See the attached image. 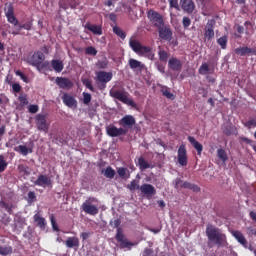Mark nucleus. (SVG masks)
<instances>
[{"instance_id":"nucleus-41","label":"nucleus","mask_w":256,"mask_h":256,"mask_svg":"<svg viewBox=\"0 0 256 256\" xmlns=\"http://www.w3.org/2000/svg\"><path fill=\"white\" fill-rule=\"evenodd\" d=\"M127 187H128V189L130 191H136V189H140L141 188V186H139V181H137V180H132L130 182V184H128Z\"/></svg>"},{"instance_id":"nucleus-26","label":"nucleus","mask_w":256,"mask_h":256,"mask_svg":"<svg viewBox=\"0 0 256 256\" xmlns=\"http://www.w3.org/2000/svg\"><path fill=\"white\" fill-rule=\"evenodd\" d=\"M31 27H33V21L26 22L25 24H19L18 28L12 31V35H19L21 33V29H25L26 31H31Z\"/></svg>"},{"instance_id":"nucleus-12","label":"nucleus","mask_w":256,"mask_h":256,"mask_svg":"<svg viewBox=\"0 0 256 256\" xmlns=\"http://www.w3.org/2000/svg\"><path fill=\"white\" fill-rule=\"evenodd\" d=\"M107 135L109 137H119V135H125L127 130L123 128H117L116 126L109 125L106 127Z\"/></svg>"},{"instance_id":"nucleus-56","label":"nucleus","mask_w":256,"mask_h":256,"mask_svg":"<svg viewBox=\"0 0 256 256\" xmlns=\"http://www.w3.org/2000/svg\"><path fill=\"white\" fill-rule=\"evenodd\" d=\"M3 103H9V98L5 94H0V105H3Z\"/></svg>"},{"instance_id":"nucleus-63","label":"nucleus","mask_w":256,"mask_h":256,"mask_svg":"<svg viewBox=\"0 0 256 256\" xmlns=\"http://www.w3.org/2000/svg\"><path fill=\"white\" fill-rule=\"evenodd\" d=\"M245 143H248V145H252L254 151H256V145L253 144V140L249 139V138H244Z\"/></svg>"},{"instance_id":"nucleus-19","label":"nucleus","mask_w":256,"mask_h":256,"mask_svg":"<svg viewBox=\"0 0 256 256\" xmlns=\"http://www.w3.org/2000/svg\"><path fill=\"white\" fill-rule=\"evenodd\" d=\"M128 64L130 69H132L133 71H143L145 68V64L133 58L129 59Z\"/></svg>"},{"instance_id":"nucleus-20","label":"nucleus","mask_w":256,"mask_h":256,"mask_svg":"<svg viewBox=\"0 0 256 256\" xmlns=\"http://www.w3.org/2000/svg\"><path fill=\"white\" fill-rule=\"evenodd\" d=\"M168 67L172 71H180L183 67V64L181 63V60L177 58H170L168 61Z\"/></svg>"},{"instance_id":"nucleus-53","label":"nucleus","mask_w":256,"mask_h":256,"mask_svg":"<svg viewBox=\"0 0 256 256\" xmlns=\"http://www.w3.org/2000/svg\"><path fill=\"white\" fill-rule=\"evenodd\" d=\"M12 90L14 93H21V85L19 83L12 84Z\"/></svg>"},{"instance_id":"nucleus-31","label":"nucleus","mask_w":256,"mask_h":256,"mask_svg":"<svg viewBox=\"0 0 256 256\" xmlns=\"http://www.w3.org/2000/svg\"><path fill=\"white\" fill-rule=\"evenodd\" d=\"M78 246H79V238L69 237L66 240V247H68V249H73V247H78Z\"/></svg>"},{"instance_id":"nucleus-48","label":"nucleus","mask_w":256,"mask_h":256,"mask_svg":"<svg viewBox=\"0 0 256 256\" xmlns=\"http://www.w3.org/2000/svg\"><path fill=\"white\" fill-rule=\"evenodd\" d=\"M15 75H17V77H20V79H22V81H24V83L29 82V79L27 78V76H25V74H23V72H21V70H17L15 72Z\"/></svg>"},{"instance_id":"nucleus-35","label":"nucleus","mask_w":256,"mask_h":256,"mask_svg":"<svg viewBox=\"0 0 256 256\" xmlns=\"http://www.w3.org/2000/svg\"><path fill=\"white\" fill-rule=\"evenodd\" d=\"M161 93L167 99H171V100L175 99V95H173V93H171V90H169V87H167V86L161 87Z\"/></svg>"},{"instance_id":"nucleus-22","label":"nucleus","mask_w":256,"mask_h":256,"mask_svg":"<svg viewBox=\"0 0 256 256\" xmlns=\"http://www.w3.org/2000/svg\"><path fill=\"white\" fill-rule=\"evenodd\" d=\"M15 151H17V153H20V155L27 157L29 153H33V142L30 143V147H27L25 145H19L15 148Z\"/></svg>"},{"instance_id":"nucleus-3","label":"nucleus","mask_w":256,"mask_h":256,"mask_svg":"<svg viewBox=\"0 0 256 256\" xmlns=\"http://www.w3.org/2000/svg\"><path fill=\"white\" fill-rule=\"evenodd\" d=\"M99 200L97 198L90 197L83 202L81 208L87 215H98L99 214Z\"/></svg>"},{"instance_id":"nucleus-60","label":"nucleus","mask_w":256,"mask_h":256,"mask_svg":"<svg viewBox=\"0 0 256 256\" xmlns=\"http://www.w3.org/2000/svg\"><path fill=\"white\" fill-rule=\"evenodd\" d=\"M110 225H112L114 228H118L119 229V225H121V220L115 219L114 221H112L110 223Z\"/></svg>"},{"instance_id":"nucleus-32","label":"nucleus","mask_w":256,"mask_h":256,"mask_svg":"<svg viewBox=\"0 0 256 256\" xmlns=\"http://www.w3.org/2000/svg\"><path fill=\"white\" fill-rule=\"evenodd\" d=\"M51 65H52V69H54L56 73H61V71H63V61L52 60Z\"/></svg>"},{"instance_id":"nucleus-39","label":"nucleus","mask_w":256,"mask_h":256,"mask_svg":"<svg viewBox=\"0 0 256 256\" xmlns=\"http://www.w3.org/2000/svg\"><path fill=\"white\" fill-rule=\"evenodd\" d=\"M9 164L7 163V160L5 159V156L0 155V173H3L5 169H7V166Z\"/></svg>"},{"instance_id":"nucleus-28","label":"nucleus","mask_w":256,"mask_h":256,"mask_svg":"<svg viewBox=\"0 0 256 256\" xmlns=\"http://www.w3.org/2000/svg\"><path fill=\"white\" fill-rule=\"evenodd\" d=\"M137 165L141 171H145V169H153V164L147 162L143 157L138 158Z\"/></svg>"},{"instance_id":"nucleus-62","label":"nucleus","mask_w":256,"mask_h":256,"mask_svg":"<svg viewBox=\"0 0 256 256\" xmlns=\"http://www.w3.org/2000/svg\"><path fill=\"white\" fill-rule=\"evenodd\" d=\"M109 19H110V21H112L113 23H116V22H117V14H115V13H110V14H109Z\"/></svg>"},{"instance_id":"nucleus-58","label":"nucleus","mask_w":256,"mask_h":256,"mask_svg":"<svg viewBox=\"0 0 256 256\" xmlns=\"http://www.w3.org/2000/svg\"><path fill=\"white\" fill-rule=\"evenodd\" d=\"M36 197L37 196L35 195V192L30 191L28 193V201H30L31 203H33V201H35Z\"/></svg>"},{"instance_id":"nucleus-2","label":"nucleus","mask_w":256,"mask_h":256,"mask_svg":"<svg viewBox=\"0 0 256 256\" xmlns=\"http://www.w3.org/2000/svg\"><path fill=\"white\" fill-rule=\"evenodd\" d=\"M110 97H113V99H117L118 101H121V103H124L125 105H128L129 107H137V104L133 99L129 98V93H127L124 90H117L115 88H112L109 91Z\"/></svg>"},{"instance_id":"nucleus-43","label":"nucleus","mask_w":256,"mask_h":256,"mask_svg":"<svg viewBox=\"0 0 256 256\" xmlns=\"http://www.w3.org/2000/svg\"><path fill=\"white\" fill-rule=\"evenodd\" d=\"M200 75H207L209 73V65L207 63H203L199 68Z\"/></svg>"},{"instance_id":"nucleus-14","label":"nucleus","mask_w":256,"mask_h":256,"mask_svg":"<svg viewBox=\"0 0 256 256\" xmlns=\"http://www.w3.org/2000/svg\"><path fill=\"white\" fill-rule=\"evenodd\" d=\"M140 191L142 195H146V197H153L157 191L155 190V186L151 184H142L140 186Z\"/></svg>"},{"instance_id":"nucleus-6","label":"nucleus","mask_w":256,"mask_h":256,"mask_svg":"<svg viewBox=\"0 0 256 256\" xmlns=\"http://www.w3.org/2000/svg\"><path fill=\"white\" fill-rule=\"evenodd\" d=\"M147 15L154 27L161 29V27L165 25L163 22V16H161L157 11L149 10Z\"/></svg>"},{"instance_id":"nucleus-11","label":"nucleus","mask_w":256,"mask_h":256,"mask_svg":"<svg viewBox=\"0 0 256 256\" xmlns=\"http://www.w3.org/2000/svg\"><path fill=\"white\" fill-rule=\"evenodd\" d=\"M43 61H45V54L42 52H35L32 57L29 58L28 63L34 67H39Z\"/></svg>"},{"instance_id":"nucleus-47","label":"nucleus","mask_w":256,"mask_h":256,"mask_svg":"<svg viewBox=\"0 0 256 256\" xmlns=\"http://www.w3.org/2000/svg\"><path fill=\"white\" fill-rule=\"evenodd\" d=\"M83 103L84 105H89L91 103V94L87 92L83 93Z\"/></svg>"},{"instance_id":"nucleus-17","label":"nucleus","mask_w":256,"mask_h":256,"mask_svg":"<svg viewBox=\"0 0 256 256\" xmlns=\"http://www.w3.org/2000/svg\"><path fill=\"white\" fill-rule=\"evenodd\" d=\"M158 29L160 39H164L165 41H171V37H173V32H171V29L163 26Z\"/></svg>"},{"instance_id":"nucleus-1","label":"nucleus","mask_w":256,"mask_h":256,"mask_svg":"<svg viewBox=\"0 0 256 256\" xmlns=\"http://www.w3.org/2000/svg\"><path fill=\"white\" fill-rule=\"evenodd\" d=\"M206 235L208 237V247H213V245H216V247H227L229 245L227 243V235L223 233V230L213 226L208 225L206 227Z\"/></svg>"},{"instance_id":"nucleus-44","label":"nucleus","mask_w":256,"mask_h":256,"mask_svg":"<svg viewBox=\"0 0 256 256\" xmlns=\"http://www.w3.org/2000/svg\"><path fill=\"white\" fill-rule=\"evenodd\" d=\"M113 32L115 33V35L120 37V39H125V37H126L125 32H123V30H121V28H119L117 26H115L113 28Z\"/></svg>"},{"instance_id":"nucleus-50","label":"nucleus","mask_w":256,"mask_h":256,"mask_svg":"<svg viewBox=\"0 0 256 256\" xmlns=\"http://www.w3.org/2000/svg\"><path fill=\"white\" fill-rule=\"evenodd\" d=\"M51 225L54 231H59V226H57V222L55 221V216H50Z\"/></svg>"},{"instance_id":"nucleus-51","label":"nucleus","mask_w":256,"mask_h":256,"mask_svg":"<svg viewBox=\"0 0 256 256\" xmlns=\"http://www.w3.org/2000/svg\"><path fill=\"white\" fill-rule=\"evenodd\" d=\"M183 187L185 189H193V191H199V187L197 186H191V184L189 182H184L183 183Z\"/></svg>"},{"instance_id":"nucleus-7","label":"nucleus","mask_w":256,"mask_h":256,"mask_svg":"<svg viewBox=\"0 0 256 256\" xmlns=\"http://www.w3.org/2000/svg\"><path fill=\"white\" fill-rule=\"evenodd\" d=\"M111 79H113L112 72H106V71L96 72L95 81H97V83H101L102 85H107V83H109V81H111Z\"/></svg>"},{"instance_id":"nucleus-46","label":"nucleus","mask_w":256,"mask_h":256,"mask_svg":"<svg viewBox=\"0 0 256 256\" xmlns=\"http://www.w3.org/2000/svg\"><path fill=\"white\" fill-rule=\"evenodd\" d=\"M158 55H159L160 61H167V59H169V54L165 52V50H160Z\"/></svg>"},{"instance_id":"nucleus-16","label":"nucleus","mask_w":256,"mask_h":256,"mask_svg":"<svg viewBox=\"0 0 256 256\" xmlns=\"http://www.w3.org/2000/svg\"><path fill=\"white\" fill-rule=\"evenodd\" d=\"M62 101L70 109L77 108V100H75L71 95L64 94L62 97Z\"/></svg>"},{"instance_id":"nucleus-8","label":"nucleus","mask_w":256,"mask_h":256,"mask_svg":"<svg viewBox=\"0 0 256 256\" xmlns=\"http://www.w3.org/2000/svg\"><path fill=\"white\" fill-rule=\"evenodd\" d=\"M36 125H37V129L39 131H43L44 133H47V131H49V124L47 123V116H45L44 114L36 115Z\"/></svg>"},{"instance_id":"nucleus-54","label":"nucleus","mask_w":256,"mask_h":256,"mask_svg":"<svg viewBox=\"0 0 256 256\" xmlns=\"http://www.w3.org/2000/svg\"><path fill=\"white\" fill-rule=\"evenodd\" d=\"M28 111H29V113H37V111H39V106H37V105H30L28 107Z\"/></svg>"},{"instance_id":"nucleus-61","label":"nucleus","mask_w":256,"mask_h":256,"mask_svg":"<svg viewBox=\"0 0 256 256\" xmlns=\"http://www.w3.org/2000/svg\"><path fill=\"white\" fill-rule=\"evenodd\" d=\"M143 256H153V250L146 248L143 252Z\"/></svg>"},{"instance_id":"nucleus-42","label":"nucleus","mask_w":256,"mask_h":256,"mask_svg":"<svg viewBox=\"0 0 256 256\" xmlns=\"http://www.w3.org/2000/svg\"><path fill=\"white\" fill-rule=\"evenodd\" d=\"M218 45L221 49H227V36H222L217 40Z\"/></svg>"},{"instance_id":"nucleus-10","label":"nucleus","mask_w":256,"mask_h":256,"mask_svg":"<svg viewBox=\"0 0 256 256\" xmlns=\"http://www.w3.org/2000/svg\"><path fill=\"white\" fill-rule=\"evenodd\" d=\"M177 159L181 167L187 166V148L185 147V144L180 145V147L178 148Z\"/></svg>"},{"instance_id":"nucleus-25","label":"nucleus","mask_w":256,"mask_h":256,"mask_svg":"<svg viewBox=\"0 0 256 256\" xmlns=\"http://www.w3.org/2000/svg\"><path fill=\"white\" fill-rule=\"evenodd\" d=\"M188 141L189 143H191L194 149H196L198 155H201V153H203V145L199 143V141H197L195 137L189 136Z\"/></svg>"},{"instance_id":"nucleus-55","label":"nucleus","mask_w":256,"mask_h":256,"mask_svg":"<svg viewBox=\"0 0 256 256\" xmlns=\"http://www.w3.org/2000/svg\"><path fill=\"white\" fill-rule=\"evenodd\" d=\"M246 127H248V129H251L252 127H256V119H252L246 122Z\"/></svg>"},{"instance_id":"nucleus-57","label":"nucleus","mask_w":256,"mask_h":256,"mask_svg":"<svg viewBox=\"0 0 256 256\" xmlns=\"http://www.w3.org/2000/svg\"><path fill=\"white\" fill-rule=\"evenodd\" d=\"M83 85H85V87H87V89H89L90 91H93V85L91 84V81L86 79L83 81Z\"/></svg>"},{"instance_id":"nucleus-27","label":"nucleus","mask_w":256,"mask_h":256,"mask_svg":"<svg viewBox=\"0 0 256 256\" xmlns=\"http://www.w3.org/2000/svg\"><path fill=\"white\" fill-rule=\"evenodd\" d=\"M141 57H147L148 59H153L154 55L151 52V47L148 46H141L140 51H138V54Z\"/></svg>"},{"instance_id":"nucleus-33","label":"nucleus","mask_w":256,"mask_h":256,"mask_svg":"<svg viewBox=\"0 0 256 256\" xmlns=\"http://www.w3.org/2000/svg\"><path fill=\"white\" fill-rule=\"evenodd\" d=\"M117 173L121 179H129L131 177V174L129 173V170L127 168H117Z\"/></svg>"},{"instance_id":"nucleus-36","label":"nucleus","mask_w":256,"mask_h":256,"mask_svg":"<svg viewBox=\"0 0 256 256\" xmlns=\"http://www.w3.org/2000/svg\"><path fill=\"white\" fill-rule=\"evenodd\" d=\"M103 175L106 176L107 179H113L115 177V170L108 166L105 170L102 171Z\"/></svg>"},{"instance_id":"nucleus-24","label":"nucleus","mask_w":256,"mask_h":256,"mask_svg":"<svg viewBox=\"0 0 256 256\" xmlns=\"http://www.w3.org/2000/svg\"><path fill=\"white\" fill-rule=\"evenodd\" d=\"M231 234L238 241V243H240L242 247H245V249H247V239H245V236L243 235V233L237 230H233Z\"/></svg>"},{"instance_id":"nucleus-29","label":"nucleus","mask_w":256,"mask_h":256,"mask_svg":"<svg viewBox=\"0 0 256 256\" xmlns=\"http://www.w3.org/2000/svg\"><path fill=\"white\" fill-rule=\"evenodd\" d=\"M235 53L236 55H240L241 57H244V55L255 53V51L249 47H240L235 49Z\"/></svg>"},{"instance_id":"nucleus-52","label":"nucleus","mask_w":256,"mask_h":256,"mask_svg":"<svg viewBox=\"0 0 256 256\" xmlns=\"http://www.w3.org/2000/svg\"><path fill=\"white\" fill-rule=\"evenodd\" d=\"M183 27L187 29L191 25V19L189 17H184L182 20Z\"/></svg>"},{"instance_id":"nucleus-18","label":"nucleus","mask_w":256,"mask_h":256,"mask_svg":"<svg viewBox=\"0 0 256 256\" xmlns=\"http://www.w3.org/2000/svg\"><path fill=\"white\" fill-rule=\"evenodd\" d=\"M84 29H87L88 31H90L91 33H93V35H103V29L99 25H95L87 22L84 25Z\"/></svg>"},{"instance_id":"nucleus-9","label":"nucleus","mask_w":256,"mask_h":256,"mask_svg":"<svg viewBox=\"0 0 256 256\" xmlns=\"http://www.w3.org/2000/svg\"><path fill=\"white\" fill-rule=\"evenodd\" d=\"M204 37L205 39H208V41H211L213 37H215V20L210 19L208 20L205 28H204Z\"/></svg>"},{"instance_id":"nucleus-4","label":"nucleus","mask_w":256,"mask_h":256,"mask_svg":"<svg viewBox=\"0 0 256 256\" xmlns=\"http://www.w3.org/2000/svg\"><path fill=\"white\" fill-rule=\"evenodd\" d=\"M116 241L120 243L121 249L131 250L136 245L135 243L130 242L129 240H127V238H125V235H123V230H121V228L117 229Z\"/></svg>"},{"instance_id":"nucleus-37","label":"nucleus","mask_w":256,"mask_h":256,"mask_svg":"<svg viewBox=\"0 0 256 256\" xmlns=\"http://www.w3.org/2000/svg\"><path fill=\"white\" fill-rule=\"evenodd\" d=\"M217 157L223 163H226L227 159H229V157L227 156V152H225V150H223V149H218L217 150Z\"/></svg>"},{"instance_id":"nucleus-30","label":"nucleus","mask_w":256,"mask_h":256,"mask_svg":"<svg viewBox=\"0 0 256 256\" xmlns=\"http://www.w3.org/2000/svg\"><path fill=\"white\" fill-rule=\"evenodd\" d=\"M129 46L131 47L132 51H134V53H139V51L141 50V47L143 45H141V42L135 39H130L129 41Z\"/></svg>"},{"instance_id":"nucleus-64","label":"nucleus","mask_w":256,"mask_h":256,"mask_svg":"<svg viewBox=\"0 0 256 256\" xmlns=\"http://www.w3.org/2000/svg\"><path fill=\"white\" fill-rule=\"evenodd\" d=\"M156 66L160 73H165V66L163 64H156Z\"/></svg>"},{"instance_id":"nucleus-59","label":"nucleus","mask_w":256,"mask_h":256,"mask_svg":"<svg viewBox=\"0 0 256 256\" xmlns=\"http://www.w3.org/2000/svg\"><path fill=\"white\" fill-rule=\"evenodd\" d=\"M19 101L22 105H28L29 101L27 100V96H20Z\"/></svg>"},{"instance_id":"nucleus-21","label":"nucleus","mask_w":256,"mask_h":256,"mask_svg":"<svg viewBox=\"0 0 256 256\" xmlns=\"http://www.w3.org/2000/svg\"><path fill=\"white\" fill-rule=\"evenodd\" d=\"M34 185H37L38 187H47L51 185V178L46 175H40L34 182Z\"/></svg>"},{"instance_id":"nucleus-45","label":"nucleus","mask_w":256,"mask_h":256,"mask_svg":"<svg viewBox=\"0 0 256 256\" xmlns=\"http://www.w3.org/2000/svg\"><path fill=\"white\" fill-rule=\"evenodd\" d=\"M85 53H86V55L95 56V55H97V49H95V47H93V46H89L85 49Z\"/></svg>"},{"instance_id":"nucleus-34","label":"nucleus","mask_w":256,"mask_h":256,"mask_svg":"<svg viewBox=\"0 0 256 256\" xmlns=\"http://www.w3.org/2000/svg\"><path fill=\"white\" fill-rule=\"evenodd\" d=\"M34 221L35 223H37L38 227H40V229H45V218L41 217V215L39 214H35L34 215Z\"/></svg>"},{"instance_id":"nucleus-38","label":"nucleus","mask_w":256,"mask_h":256,"mask_svg":"<svg viewBox=\"0 0 256 256\" xmlns=\"http://www.w3.org/2000/svg\"><path fill=\"white\" fill-rule=\"evenodd\" d=\"M13 253V248L11 246H0V255L7 256Z\"/></svg>"},{"instance_id":"nucleus-5","label":"nucleus","mask_w":256,"mask_h":256,"mask_svg":"<svg viewBox=\"0 0 256 256\" xmlns=\"http://www.w3.org/2000/svg\"><path fill=\"white\" fill-rule=\"evenodd\" d=\"M4 13L6 15V19H7L8 23H11V25H14V27L19 28V20H17V17H15V12L13 10L12 4L5 5Z\"/></svg>"},{"instance_id":"nucleus-15","label":"nucleus","mask_w":256,"mask_h":256,"mask_svg":"<svg viewBox=\"0 0 256 256\" xmlns=\"http://www.w3.org/2000/svg\"><path fill=\"white\" fill-rule=\"evenodd\" d=\"M56 84L60 89H71L73 87V82L69 78L57 77Z\"/></svg>"},{"instance_id":"nucleus-13","label":"nucleus","mask_w":256,"mask_h":256,"mask_svg":"<svg viewBox=\"0 0 256 256\" xmlns=\"http://www.w3.org/2000/svg\"><path fill=\"white\" fill-rule=\"evenodd\" d=\"M180 7L185 13L191 14L195 11V2L193 0H180Z\"/></svg>"},{"instance_id":"nucleus-23","label":"nucleus","mask_w":256,"mask_h":256,"mask_svg":"<svg viewBox=\"0 0 256 256\" xmlns=\"http://www.w3.org/2000/svg\"><path fill=\"white\" fill-rule=\"evenodd\" d=\"M135 123V117L132 115H126L119 121V125H122V127H133Z\"/></svg>"},{"instance_id":"nucleus-49","label":"nucleus","mask_w":256,"mask_h":256,"mask_svg":"<svg viewBox=\"0 0 256 256\" xmlns=\"http://www.w3.org/2000/svg\"><path fill=\"white\" fill-rule=\"evenodd\" d=\"M168 3L170 7H172L173 9H177V11H180L179 2L177 0H168Z\"/></svg>"},{"instance_id":"nucleus-40","label":"nucleus","mask_w":256,"mask_h":256,"mask_svg":"<svg viewBox=\"0 0 256 256\" xmlns=\"http://www.w3.org/2000/svg\"><path fill=\"white\" fill-rule=\"evenodd\" d=\"M0 207L2 209H5V211H7V213H12V211H13V206L5 201H0Z\"/></svg>"}]
</instances>
